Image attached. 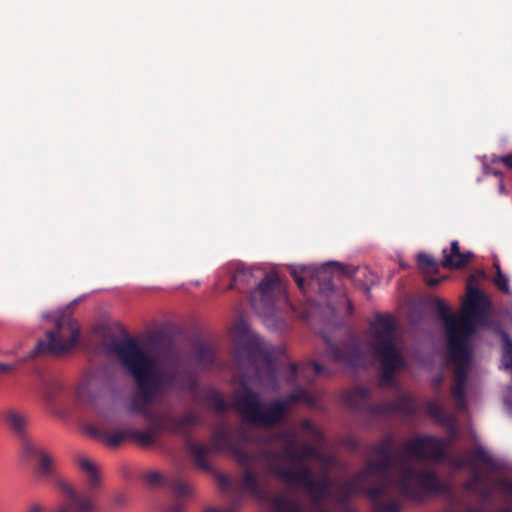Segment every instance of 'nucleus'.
Masks as SVG:
<instances>
[{"label": "nucleus", "instance_id": "nucleus-24", "mask_svg": "<svg viewBox=\"0 0 512 512\" xmlns=\"http://www.w3.org/2000/svg\"><path fill=\"white\" fill-rule=\"evenodd\" d=\"M100 388V378L94 373H88L77 388V397L82 401L90 402Z\"/></svg>", "mask_w": 512, "mask_h": 512}, {"label": "nucleus", "instance_id": "nucleus-6", "mask_svg": "<svg viewBox=\"0 0 512 512\" xmlns=\"http://www.w3.org/2000/svg\"><path fill=\"white\" fill-rule=\"evenodd\" d=\"M186 449L191 455L197 468L204 472H212L213 466L208 460L211 453L230 452L234 455L240 466H247L250 463L249 451L245 450L239 443L233 440V435L228 426L223 425L217 428L208 444L195 443L188 440Z\"/></svg>", "mask_w": 512, "mask_h": 512}, {"label": "nucleus", "instance_id": "nucleus-43", "mask_svg": "<svg viewBox=\"0 0 512 512\" xmlns=\"http://www.w3.org/2000/svg\"><path fill=\"white\" fill-rule=\"evenodd\" d=\"M300 426L302 429L306 430L307 432L314 436L319 437L321 435V432L315 427V425L309 419H303L300 422Z\"/></svg>", "mask_w": 512, "mask_h": 512}, {"label": "nucleus", "instance_id": "nucleus-32", "mask_svg": "<svg viewBox=\"0 0 512 512\" xmlns=\"http://www.w3.org/2000/svg\"><path fill=\"white\" fill-rule=\"evenodd\" d=\"M394 446V437L392 435L384 436L377 444L371 446V451L377 456L392 455Z\"/></svg>", "mask_w": 512, "mask_h": 512}, {"label": "nucleus", "instance_id": "nucleus-59", "mask_svg": "<svg viewBox=\"0 0 512 512\" xmlns=\"http://www.w3.org/2000/svg\"><path fill=\"white\" fill-rule=\"evenodd\" d=\"M499 190H500V192H504V190H505L504 184L502 182L499 183Z\"/></svg>", "mask_w": 512, "mask_h": 512}, {"label": "nucleus", "instance_id": "nucleus-30", "mask_svg": "<svg viewBox=\"0 0 512 512\" xmlns=\"http://www.w3.org/2000/svg\"><path fill=\"white\" fill-rule=\"evenodd\" d=\"M392 480H381L377 484H374L368 488L364 487V493L368 495V497L376 503H378V500L385 496L388 493L389 485L391 484Z\"/></svg>", "mask_w": 512, "mask_h": 512}, {"label": "nucleus", "instance_id": "nucleus-8", "mask_svg": "<svg viewBox=\"0 0 512 512\" xmlns=\"http://www.w3.org/2000/svg\"><path fill=\"white\" fill-rule=\"evenodd\" d=\"M371 391L366 387H356L344 394V402L351 409L370 418L390 417L402 414L412 417L417 412V405L412 397L401 395L395 401H384L373 404L370 402Z\"/></svg>", "mask_w": 512, "mask_h": 512}, {"label": "nucleus", "instance_id": "nucleus-18", "mask_svg": "<svg viewBox=\"0 0 512 512\" xmlns=\"http://www.w3.org/2000/svg\"><path fill=\"white\" fill-rule=\"evenodd\" d=\"M309 373L313 374L312 378L332 375V372L326 366L317 362H311L301 366L290 363L285 380L290 384H294L299 376L311 380L308 375Z\"/></svg>", "mask_w": 512, "mask_h": 512}, {"label": "nucleus", "instance_id": "nucleus-22", "mask_svg": "<svg viewBox=\"0 0 512 512\" xmlns=\"http://www.w3.org/2000/svg\"><path fill=\"white\" fill-rule=\"evenodd\" d=\"M89 433L109 448L119 447L125 440L130 439L129 429L108 432L104 426L91 427Z\"/></svg>", "mask_w": 512, "mask_h": 512}, {"label": "nucleus", "instance_id": "nucleus-14", "mask_svg": "<svg viewBox=\"0 0 512 512\" xmlns=\"http://www.w3.org/2000/svg\"><path fill=\"white\" fill-rule=\"evenodd\" d=\"M326 356L333 362L347 368L356 369L365 365V354L356 335L341 344L326 341Z\"/></svg>", "mask_w": 512, "mask_h": 512}, {"label": "nucleus", "instance_id": "nucleus-5", "mask_svg": "<svg viewBox=\"0 0 512 512\" xmlns=\"http://www.w3.org/2000/svg\"><path fill=\"white\" fill-rule=\"evenodd\" d=\"M80 471L85 475L87 491H79L70 483L59 480L57 486L62 499L52 512H94L96 509L93 493L99 489L101 477L96 465L86 457L77 460Z\"/></svg>", "mask_w": 512, "mask_h": 512}, {"label": "nucleus", "instance_id": "nucleus-23", "mask_svg": "<svg viewBox=\"0 0 512 512\" xmlns=\"http://www.w3.org/2000/svg\"><path fill=\"white\" fill-rule=\"evenodd\" d=\"M366 479L365 473L360 471L349 481L345 482L340 489V501L348 502L354 495L363 493Z\"/></svg>", "mask_w": 512, "mask_h": 512}, {"label": "nucleus", "instance_id": "nucleus-11", "mask_svg": "<svg viewBox=\"0 0 512 512\" xmlns=\"http://www.w3.org/2000/svg\"><path fill=\"white\" fill-rule=\"evenodd\" d=\"M436 308L444 320L447 349L470 345V339L475 332L471 319L451 315L449 307L441 300L436 301Z\"/></svg>", "mask_w": 512, "mask_h": 512}, {"label": "nucleus", "instance_id": "nucleus-60", "mask_svg": "<svg viewBox=\"0 0 512 512\" xmlns=\"http://www.w3.org/2000/svg\"><path fill=\"white\" fill-rule=\"evenodd\" d=\"M499 512H512V510L510 508H504V509L500 510Z\"/></svg>", "mask_w": 512, "mask_h": 512}, {"label": "nucleus", "instance_id": "nucleus-58", "mask_svg": "<svg viewBox=\"0 0 512 512\" xmlns=\"http://www.w3.org/2000/svg\"><path fill=\"white\" fill-rule=\"evenodd\" d=\"M317 512H331L330 510H328L327 508H324V507H319L317 509Z\"/></svg>", "mask_w": 512, "mask_h": 512}, {"label": "nucleus", "instance_id": "nucleus-26", "mask_svg": "<svg viewBox=\"0 0 512 512\" xmlns=\"http://www.w3.org/2000/svg\"><path fill=\"white\" fill-rule=\"evenodd\" d=\"M270 503L272 512H304L299 501L286 495L276 494Z\"/></svg>", "mask_w": 512, "mask_h": 512}, {"label": "nucleus", "instance_id": "nucleus-9", "mask_svg": "<svg viewBox=\"0 0 512 512\" xmlns=\"http://www.w3.org/2000/svg\"><path fill=\"white\" fill-rule=\"evenodd\" d=\"M263 455L269 464L271 474L277 476L288 485H301L307 488L312 493L315 504L320 503L328 496L331 488V480L328 476L316 480L308 466L291 469L275 463L278 457L277 454L266 451Z\"/></svg>", "mask_w": 512, "mask_h": 512}, {"label": "nucleus", "instance_id": "nucleus-13", "mask_svg": "<svg viewBox=\"0 0 512 512\" xmlns=\"http://www.w3.org/2000/svg\"><path fill=\"white\" fill-rule=\"evenodd\" d=\"M285 292L277 273L270 272L260 281L251 292L250 302L253 309L262 315L273 312L276 298Z\"/></svg>", "mask_w": 512, "mask_h": 512}, {"label": "nucleus", "instance_id": "nucleus-50", "mask_svg": "<svg viewBox=\"0 0 512 512\" xmlns=\"http://www.w3.org/2000/svg\"><path fill=\"white\" fill-rule=\"evenodd\" d=\"M27 512H45V507L40 503L33 502L28 506Z\"/></svg>", "mask_w": 512, "mask_h": 512}, {"label": "nucleus", "instance_id": "nucleus-39", "mask_svg": "<svg viewBox=\"0 0 512 512\" xmlns=\"http://www.w3.org/2000/svg\"><path fill=\"white\" fill-rule=\"evenodd\" d=\"M276 439L284 442L286 446H295L298 435L295 431H283L276 435Z\"/></svg>", "mask_w": 512, "mask_h": 512}, {"label": "nucleus", "instance_id": "nucleus-28", "mask_svg": "<svg viewBox=\"0 0 512 512\" xmlns=\"http://www.w3.org/2000/svg\"><path fill=\"white\" fill-rule=\"evenodd\" d=\"M252 271L250 268L239 266L236 268L229 285V289L244 291L250 285Z\"/></svg>", "mask_w": 512, "mask_h": 512}, {"label": "nucleus", "instance_id": "nucleus-1", "mask_svg": "<svg viewBox=\"0 0 512 512\" xmlns=\"http://www.w3.org/2000/svg\"><path fill=\"white\" fill-rule=\"evenodd\" d=\"M111 349L133 377L137 387L131 410L141 414L150 423L147 429H129L130 439L141 447H152L157 444L162 432L189 436L193 426L202 424L201 415L194 411L188 410L180 416H174L169 411L156 413L149 408L159 395L168 391L192 390L196 379L191 371L177 367L160 371L156 367V357L132 337L114 340Z\"/></svg>", "mask_w": 512, "mask_h": 512}, {"label": "nucleus", "instance_id": "nucleus-35", "mask_svg": "<svg viewBox=\"0 0 512 512\" xmlns=\"http://www.w3.org/2000/svg\"><path fill=\"white\" fill-rule=\"evenodd\" d=\"M269 451L274 453V451H271V450H269ZM275 454L278 455V457L275 460V463L277 465L281 466L279 464V461L283 459V460H288L298 466V451L295 450V446H291V445L285 446L282 453L275 452Z\"/></svg>", "mask_w": 512, "mask_h": 512}, {"label": "nucleus", "instance_id": "nucleus-57", "mask_svg": "<svg viewBox=\"0 0 512 512\" xmlns=\"http://www.w3.org/2000/svg\"><path fill=\"white\" fill-rule=\"evenodd\" d=\"M323 283H324V286L329 288L331 287V280H330V277L327 279L326 276L323 277Z\"/></svg>", "mask_w": 512, "mask_h": 512}, {"label": "nucleus", "instance_id": "nucleus-2", "mask_svg": "<svg viewBox=\"0 0 512 512\" xmlns=\"http://www.w3.org/2000/svg\"><path fill=\"white\" fill-rule=\"evenodd\" d=\"M237 329L245 335L240 338L234 350V362L243 378L242 393L237 395L235 407L248 422L271 427L284 420L293 404H316L317 398L314 395L304 388H297L285 398L263 405L259 394L248 386L247 381L253 379L265 389L274 392L279 390L275 348L260 335L248 332L244 323L238 324Z\"/></svg>", "mask_w": 512, "mask_h": 512}, {"label": "nucleus", "instance_id": "nucleus-40", "mask_svg": "<svg viewBox=\"0 0 512 512\" xmlns=\"http://www.w3.org/2000/svg\"><path fill=\"white\" fill-rule=\"evenodd\" d=\"M400 509L401 505L398 502L389 501L384 504L376 503L374 512H399Z\"/></svg>", "mask_w": 512, "mask_h": 512}, {"label": "nucleus", "instance_id": "nucleus-48", "mask_svg": "<svg viewBox=\"0 0 512 512\" xmlns=\"http://www.w3.org/2000/svg\"><path fill=\"white\" fill-rule=\"evenodd\" d=\"M498 487L505 491L508 495L512 496V481L507 479L499 480Z\"/></svg>", "mask_w": 512, "mask_h": 512}, {"label": "nucleus", "instance_id": "nucleus-54", "mask_svg": "<svg viewBox=\"0 0 512 512\" xmlns=\"http://www.w3.org/2000/svg\"><path fill=\"white\" fill-rule=\"evenodd\" d=\"M481 497L484 499V500H488L491 498V492L490 490H483L481 492Z\"/></svg>", "mask_w": 512, "mask_h": 512}, {"label": "nucleus", "instance_id": "nucleus-25", "mask_svg": "<svg viewBox=\"0 0 512 512\" xmlns=\"http://www.w3.org/2000/svg\"><path fill=\"white\" fill-rule=\"evenodd\" d=\"M63 392V384L59 380L49 381L45 384L43 390V399L47 409L52 414L58 413L57 401Z\"/></svg>", "mask_w": 512, "mask_h": 512}, {"label": "nucleus", "instance_id": "nucleus-47", "mask_svg": "<svg viewBox=\"0 0 512 512\" xmlns=\"http://www.w3.org/2000/svg\"><path fill=\"white\" fill-rule=\"evenodd\" d=\"M453 466L458 469L468 467V466L472 467V461L469 459V456L462 457V458L456 459L453 462Z\"/></svg>", "mask_w": 512, "mask_h": 512}, {"label": "nucleus", "instance_id": "nucleus-56", "mask_svg": "<svg viewBox=\"0 0 512 512\" xmlns=\"http://www.w3.org/2000/svg\"><path fill=\"white\" fill-rule=\"evenodd\" d=\"M464 512H483V510L475 507H467L465 508Z\"/></svg>", "mask_w": 512, "mask_h": 512}, {"label": "nucleus", "instance_id": "nucleus-38", "mask_svg": "<svg viewBox=\"0 0 512 512\" xmlns=\"http://www.w3.org/2000/svg\"><path fill=\"white\" fill-rule=\"evenodd\" d=\"M503 341V358L505 359L504 367L505 369L512 370V340L504 334Z\"/></svg>", "mask_w": 512, "mask_h": 512}, {"label": "nucleus", "instance_id": "nucleus-4", "mask_svg": "<svg viewBox=\"0 0 512 512\" xmlns=\"http://www.w3.org/2000/svg\"><path fill=\"white\" fill-rule=\"evenodd\" d=\"M369 346L381 362L380 385H392L394 373L404 366V359L395 343L396 325L390 315H377L370 323Z\"/></svg>", "mask_w": 512, "mask_h": 512}, {"label": "nucleus", "instance_id": "nucleus-53", "mask_svg": "<svg viewBox=\"0 0 512 512\" xmlns=\"http://www.w3.org/2000/svg\"><path fill=\"white\" fill-rule=\"evenodd\" d=\"M372 285H373L372 279L369 282H362V286L367 293L370 291Z\"/></svg>", "mask_w": 512, "mask_h": 512}, {"label": "nucleus", "instance_id": "nucleus-7", "mask_svg": "<svg viewBox=\"0 0 512 512\" xmlns=\"http://www.w3.org/2000/svg\"><path fill=\"white\" fill-rule=\"evenodd\" d=\"M80 329L76 321L67 314L56 319L55 330L46 332V340H39L36 347L27 357L15 364L0 363V373H9L16 369L18 364L39 354H59L68 351L78 342Z\"/></svg>", "mask_w": 512, "mask_h": 512}, {"label": "nucleus", "instance_id": "nucleus-20", "mask_svg": "<svg viewBox=\"0 0 512 512\" xmlns=\"http://www.w3.org/2000/svg\"><path fill=\"white\" fill-rule=\"evenodd\" d=\"M442 253L443 260L441 265L447 269H461L474 257V254L470 251L461 252L459 243L456 240L451 242L450 253H448L446 249H444Z\"/></svg>", "mask_w": 512, "mask_h": 512}, {"label": "nucleus", "instance_id": "nucleus-33", "mask_svg": "<svg viewBox=\"0 0 512 512\" xmlns=\"http://www.w3.org/2000/svg\"><path fill=\"white\" fill-rule=\"evenodd\" d=\"M468 456L472 461V468H476V463H482L490 466L493 462L492 456L482 447L476 448Z\"/></svg>", "mask_w": 512, "mask_h": 512}, {"label": "nucleus", "instance_id": "nucleus-36", "mask_svg": "<svg viewBox=\"0 0 512 512\" xmlns=\"http://www.w3.org/2000/svg\"><path fill=\"white\" fill-rule=\"evenodd\" d=\"M494 267L496 269V276L494 278V284L496 285V287L499 290H501L505 294H510L508 278L502 273L500 265L498 263H495Z\"/></svg>", "mask_w": 512, "mask_h": 512}, {"label": "nucleus", "instance_id": "nucleus-29", "mask_svg": "<svg viewBox=\"0 0 512 512\" xmlns=\"http://www.w3.org/2000/svg\"><path fill=\"white\" fill-rule=\"evenodd\" d=\"M204 402L211 405L218 413H224L228 410V405L225 399L221 393L216 390L207 391L204 396Z\"/></svg>", "mask_w": 512, "mask_h": 512}, {"label": "nucleus", "instance_id": "nucleus-10", "mask_svg": "<svg viewBox=\"0 0 512 512\" xmlns=\"http://www.w3.org/2000/svg\"><path fill=\"white\" fill-rule=\"evenodd\" d=\"M264 452L256 453L249 452L250 463L247 466H241L244 471L242 477L239 481L233 482L227 475L218 473L216 475V479L218 484L223 492H229L230 490H234L237 494L249 493L252 496L256 497L259 500H263L266 496L265 491L261 487V482L259 476L252 471V468L255 462L258 459H261L266 462L269 467L268 462L264 458ZM271 473V471L269 470Z\"/></svg>", "mask_w": 512, "mask_h": 512}, {"label": "nucleus", "instance_id": "nucleus-63", "mask_svg": "<svg viewBox=\"0 0 512 512\" xmlns=\"http://www.w3.org/2000/svg\"><path fill=\"white\" fill-rule=\"evenodd\" d=\"M75 304H77V300H74V301L72 302V305H75Z\"/></svg>", "mask_w": 512, "mask_h": 512}, {"label": "nucleus", "instance_id": "nucleus-44", "mask_svg": "<svg viewBox=\"0 0 512 512\" xmlns=\"http://www.w3.org/2000/svg\"><path fill=\"white\" fill-rule=\"evenodd\" d=\"M291 276L293 277L294 281L296 282L298 288L302 291V292H305V285H306V280L305 278L300 274V272L296 269H293L291 271Z\"/></svg>", "mask_w": 512, "mask_h": 512}, {"label": "nucleus", "instance_id": "nucleus-37", "mask_svg": "<svg viewBox=\"0 0 512 512\" xmlns=\"http://www.w3.org/2000/svg\"><path fill=\"white\" fill-rule=\"evenodd\" d=\"M417 261L420 268L427 272H434L438 270V263L433 257L425 253L418 254Z\"/></svg>", "mask_w": 512, "mask_h": 512}, {"label": "nucleus", "instance_id": "nucleus-27", "mask_svg": "<svg viewBox=\"0 0 512 512\" xmlns=\"http://www.w3.org/2000/svg\"><path fill=\"white\" fill-rule=\"evenodd\" d=\"M194 359L203 366H211L216 362L215 348L208 343H197L194 346Z\"/></svg>", "mask_w": 512, "mask_h": 512}, {"label": "nucleus", "instance_id": "nucleus-41", "mask_svg": "<svg viewBox=\"0 0 512 512\" xmlns=\"http://www.w3.org/2000/svg\"><path fill=\"white\" fill-rule=\"evenodd\" d=\"M482 482V475L477 468H473V472L469 481L464 484V489L468 491H474Z\"/></svg>", "mask_w": 512, "mask_h": 512}, {"label": "nucleus", "instance_id": "nucleus-45", "mask_svg": "<svg viewBox=\"0 0 512 512\" xmlns=\"http://www.w3.org/2000/svg\"><path fill=\"white\" fill-rule=\"evenodd\" d=\"M112 505L116 508L123 507L127 503V498L123 493H116L112 496Z\"/></svg>", "mask_w": 512, "mask_h": 512}, {"label": "nucleus", "instance_id": "nucleus-17", "mask_svg": "<svg viewBox=\"0 0 512 512\" xmlns=\"http://www.w3.org/2000/svg\"><path fill=\"white\" fill-rule=\"evenodd\" d=\"M378 457V459L368 460L365 469L362 471L367 477L376 476L381 480H392L391 469L397 464L395 454Z\"/></svg>", "mask_w": 512, "mask_h": 512}, {"label": "nucleus", "instance_id": "nucleus-52", "mask_svg": "<svg viewBox=\"0 0 512 512\" xmlns=\"http://www.w3.org/2000/svg\"><path fill=\"white\" fill-rule=\"evenodd\" d=\"M441 281H442V279H440V278H428L426 280V284L429 287H436Z\"/></svg>", "mask_w": 512, "mask_h": 512}, {"label": "nucleus", "instance_id": "nucleus-61", "mask_svg": "<svg viewBox=\"0 0 512 512\" xmlns=\"http://www.w3.org/2000/svg\"><path fill=\"white\" fill-rule=\"evenodd\" d=\"M441 381H442L441 379H438V380H437V383H436V384H437V386H440V385H441Z\"/></svg>", "mask_w": 512, "mask_h": 512}, {"label": "nucleus", "instance_id": "nucleus-31", "mask_svg": "<svg viewBox=\"0 0 512 512\" xmlns=\"http://www.w3.org/2000/svg\"><path fill=\"white\" fill-rule=\"evenodd\" d=\"M309 459L320 460L321 453L315 448L313 445L309 443H305L302 445L301 449L298 451V467L306 466L305 461Z\"/></svg>", "mask_w": 512, "mask_h": 512}, {"label": "nucleus", "instance_id": "nucleus-34", "mask_svg": "<svg viewBox=\"0 0 512 512\" xmlns=\"http://www.w3.org/2000/svg\"><path fill=\"white\" fill-rule=\"evenodd\" d=\"M426 412L431 416L434 420L438 422H444L445 414L443 406L438 401H428L425 405Z\"/></svg>", "mask_w": 512, "mask_h": 512}, {"label": "nucleus", "instance_id": "nucleus-16", "mask_svg": "<svg viewBox=\"0 0 512 512\" xmlns=\"http://www.w3.org/2000/svg\"><path fill=\"white\" fill-rule=\"evenodd\" d=\"M489 308L490 302L484 293L476 287H469L461 317L471 319L472 322L473 318L484 319Z\"/></svg>", "mask_w": 512, "mask_h": 512}, {"label": "nucleus", "instance_id": "nucleus-21", "mask_svg": "<svg viewBox=\"0 0 512 512\" xmlns=\"http://www.w3.org/2000/svg\"><path fill=\"white\" fill-rule=\"evenodd\" d=\"M4 420L8 428L22 440V444L26 439V428L30 420L28 413L16 409H9L4 413Z\"/></svg>", "mask_w": 512, "mask_h": 512}, {"label": "nucleus", "instance_id": "nucleus-46", "mask_svg": "<svg viewBox=\"0 0 512 512\" xmlns=\"http://www.w3.org/2000/svg\"><path fill=\"white\" fill-rule=\"evenodd\" d=\"M493 163L501 162L503 163L508 169L512 170V153L504 156L494 157L492 158Z\"/></svg>", "mask_w": 512, "mask_h": 512}, {"label": "nucleus", "instance_id": "nucleus-51", "mask_svg": "<svg viewBox=\"0 0 512 512\" xmlns=\"http://www.w3.org/2000/svg\"><path fill=\"white\" fill-rule=\"evenodd\" d=\"M205 512H235V508L231 507L229 509H221L216 507H209L205 510Z\"/></svg>", "mask_w": 512, "mask_h": 512}, {"label": "nucleus", "instance_id": "nucleus-15", "mask_svg": "<svg viewBox=\"0 0 512 512\" xmlns=\"http://www.w3.org/2000/svg\"><path fill=\"white\" fill-rule=\"evenodd\" d=\"M22 455L29 459L37 461V473L43 478L53 475L55 461L51 455L46 453L41 447L32 441H25L22 444Z\"/></svg>", "mask_w": 512, "mask_h": 512}, {"label": "nucleus", "instance_id": "nucleus-49", "mask_svg": "<svg viewBox=\"0 0 512 512\" xmlns=\"http://www.w3.org/2000/svg\"><path fill=\"white\" fill-rule=\"evenodd\" d=\"M343 273L347 275L350 278H353L355 280H358L357 276L361 272L359 268L353 267L349 269H342Z\"/></svg>", "mask_w": 512, "mask_h": 512}, {"label": "nucleus", "instance_id": "nucleus-3", "mask_svg": "<svg viewBox=\"0 0 512 512\" xmlns=\"http://www.w3.org/2000/svg\"><path fill=\"white\" fill-rule=\"evenodd\" d=\"M448 443L436 436H419L404 443L400 454L403 462L399 464L396 485L408 499L422 501L429 494H448L451 486L442 481L435 471H417L407 463L408 458L442 460L446 455Z\"/></svg>", "mask_w": 512, "mask_h": 512}, {"label": "nucleus", "instance_id": "nucleus-19", "mask_svg": "<svg viewBox=\"0 0 512 512\" xmlns=\"http://www.w3.org/2000/svg\"><path fill=\"white\" fill-rule=\"evenodd\" d=\"M166 485L175 494V500L167 508L166 512H185L184 499L192 495V487L190 484L180 477H172L167 480Z\"/></svg>", "mask_w": 512, "mask_h": 512}, {"label": "nucleus", "instance_id": "nucleus-64", "mask_svg": "<svg viewBox=\"0 0 512 512\" xmlns=\"http://www.w3.org/2000/svg\"><path fill=\"white\" fill-rule=\"evenodd\" d=\"M445 512H453V511H451V510H448V511H445Z\"/></svg>", "mask_w": 512, "mask_h": 512}, {"label": "nucleus", "instance_id": "nucleus-42", "mask_svg": "<svg viewBox=\"0 0 512 512\" xmlns=\"http://www.w3.org/2000/svg\"><path fill=\"white\" fill-rule=\"evenodd\" d=\"M145 481L151 486H156L162 483L163 477L159 472L151 471L145 475Z\"/></svg>", "mask_w": 512, "mask_h": 512}, {"label": "nucleus", "instance_id": "nucleus-55", "mask_svg": "<svg viewBox=\"0 0 512 512\" xmlns=\"http://www.w3.org/2000/svg\"><path fill=\"white\" fill-rule=\"evenodd\" d=\"M327 273V267H322L321 269L317 270L316 271V276L321 279V275L322 274H326Z\"/></svg>", "mask_w": 512, "mask_h": 512}, {"label": "nucleus", "instance_id": "nucleus-62", "mask_svg": "<svg viewBox=\"0 0 512 512\" xmlns=\"http://www.w3.org/2000/svg\"><path fill=\"white\" fill-rule=\"evenodd\" d=\"M494 174L497 175V176H501L502 175L501 172H495Z\"/></svg>", "mask_w": 512, "mask_h": 512}, {"label": "nucleus", "instance_id": "nucleus-12", "mask_svg": "<svg viewBox=\"0 0 512 512\" xmlns=\"http://www.w3.org/2000/svg\"><path fill=\"white\" fill-rule=\"evenodd\" d=\"M450 361L455 365L454 383L451 394L456 401V407L459 411L466 409V383L468 370L472 360V350L470 345L460 348L449 349Z\"/></svg>", "mask_w": 512, "mask_h": 512}]
</instances>
